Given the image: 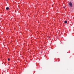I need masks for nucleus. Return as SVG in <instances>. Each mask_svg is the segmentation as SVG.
<instances>
[{"instance_id": "obj_1", "label": "nucleus", "mask_w": 74, "mask_h": 74, "mask_svg": "<svg viewBox=\"0 0 74 74\" xmlns=\"http://www.w3.org/2000/svg\"><path fill=\"white\" fill-rule=\"evenodd\" d=\"M69 5L70 7H73V4L71 2H70L69 3Z\"/></svg>"}, {"instance_id": "obj_2", "label": "nucleus", "mask_w": 74, "mask_h": 74, "mask_svg": "<svg viewBox=\"0 0 74 74\" xmlns=\"http://www.w3.org/2000/svg\"><path fill=\"white\" fill-rule=\"evenodd\" d=\"M10 9V8L9 7H7L6 8V10H8Z\"/></svg>"}, {"instance_id": "obj_3", "label": "nucleus", "mask_w": 74, "mask_h": 74, "mask_svg": "<svg viewBox=\"0 0 74 74\" xmlns=\"http://www.w3.org/2000/svg\"><path fill=\"white\" fill-rule=\"evenodd\" d=\"M64 23H67V21H65Z\"/></svg>"}, {"instance_id": "obj_4", "label": "nucleus", "mask_w": 74, "mask_h": 74, "mask_svg": "<svg viewBox=\"0 0 74 74\" xmlns=\"http://www.w3.org/2000/svg\"><path fill=\"white\" fill-rule=\"evenodd\" d=\"M8 61L10 60V58H8Z\"/></svg>"}, {"instance_id": "obj_5", "label": "nucleus", "mask_w": 74, "mask_h": 74, "mask_svg": "<svg viewBox=\"0 0 74 74\" xmlns=\"http://www.w3.org/2000/svg\"><path fill=\"white\" fill-rule=\"evenodd\" d=\"M64 8H65V7H64Z\"/></svg>"}]
</instances>
